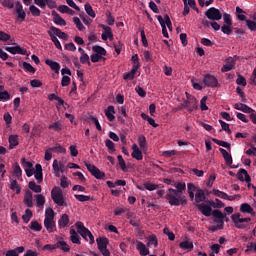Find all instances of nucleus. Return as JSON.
Segmentation results:
<instances>
[{
	"label": "nucleus",
	"instance_id": "f257e3e1",
	"mask_svg": "<svg viewBox=\"0 0 256 256\" xmlns=\"http://www.w3.org/2000/svg\"><path fill=\"white\" fill-rule=\"evenodd\" d=\"M168 194H166V199L169 203V205H172L174 207H179V205H187V198L185 196H181V194L173 189H168Z\"/></svg>",
	"mask_w": 256,
	"mask_h": 256
},
{
	"label": "nucleus",
	"instance_id": "f03ea898",
	"mask_svg": "<svg viewBox=\"0 0 256 256\" xmlns=\"http://www.w3.org/2000/svg\"><path fill=\"white\" fill-rule=\"evenodd\" d=\"M51 197L58 207H63V205H65V198L63 197V190L61 187L55 186L51 190Z\"/></svg>",
	"mask_w": 256,
	"mask_h": 256
},
{
	"label": "nucleus",
	"instance_id": "7ed1b4c3",
	"mask_svg": "<svg viewBox=\"0 0 256 256\" xmlns=\"http://www.w3.org/2000/svg\"><path fill=\"white\" fill-rule=\"evenodd\" d=\"M98 250L100 253H102L103 256H111V252H109V249H107V246L109 245V239L105 237H99L96 239Z\"/></svg>",
	"mask_w": 256,
	"mask_h": 256
},
{
	"label": "nucleus",
	"instance_id": "20e7f679",
	"mask_svg": "<svg viewBox=\"0 0 256 256\" xmlns=\"http://www.w3.org/2000/svg\"><path fill=\"white\" fill-rule=\"evenodd\" d=\"M231 219L237 229H245L247 226L244 223H250L251 221V218H241V213L233 214Z\"/></svg>",
	"mask_w": 256,
	"mask_h": 256
},
{
	"label": "nucleus",
	"instance_id": "39448f33",
	"mask_svg": "<svg viewBox=\"0 0 256 256\" xmlns=\"http://www.w3.org/2000/svg\"><path fill=\"white\" fill-rule=\"evenodd\" d=\"M84 165L95 179H105V172H102L97 166L89 162H84Z\"/></svg>",
	"mask_w": 256,
	"mask_h": 256
},
{
	"label": "nucleus",
	"instance_id": "423d86ee",
	"mask_svg": "<svg viewBox=\"0 0 256 256\" xmlns=\"http://www.w3.org/2000/svg\"><path fill=\"white\" fill-rule=\"evenodd\" d=\"M212 217H214V223L218 225L219 229H223L225 226V217H227V214H223L221 210L215 209L212 211Z\"/></svg>",
	"mask_w": 256,
	"mask_h": 256
},
{
	"label": "nucleus",
	"instance_id": "0eeeda50",
	"mask_svg": "<svg viewBox=\"0 0 256 256\" xmlns=\"http://www.w3.org/2000/svg\"><path fill=\"white\" fill-rule=\"evenodd\" d=\"M205 16H206L207 19H209L210 21H221V19H223V14H221V11H219V9H217V8H215V7L209 8V9L205 12Z\"/></svg>",
	"mask_w": 256,
	"mask_h": 256
},
{
	"label": "nucleus",
	"instance_id": "6e6552de",
	"mask_svg": "<svg viewBox=\"0 0 256 256\" xmlns=\"http://www.w3.org/2000/svg\"><path fill=\"white\" fill-rule=\"evenodd\" d=\"M197 108V99L195 98H190V100H186L181 104V109H187L189 113H192V111H195Z\"/></svg>",
	"mask_w": 256,
	"mask_h": 256
},
{
	"label": "nucleus",
	"instance_id": "1a4fd4ad",
	"mask_svg": "<svg viewBox=\"0 0 256 256\" xmlns=\"http://www.w3.org/2000/svg\"><path fill=\"white\" fill-rule=\"evenodd\" d=\"M203 83L206 87H217L219 81L214 75L206 74L203 79Z\"/></svg>",
	"mask_w": 256,
	"mask_h": 256
},
{
	"label": "nucleus",
	"instance_id": "9d476101",
	"mask_svg": "<svg viewBox=\"0 0 256 256\" xmlns=\"http://www.w3.org/2000/svg\"><path fill=\"white\" fill-rule=\"evenodd\" d=\"M212 206L207 205L205 203H200L197 205V209L204 215L205 217H211L213 215V208Z\"/></svg>",
	"mask_w": 256,
	"mask_h": 256
},
{
	"label": "nucleus",
	"instance_id": "9b49d317",
	"mask_svg": "<svg viewBox=\"0 0 256 256\" xmlns=\"http://www.w3.org/2000/svg\"><path fill=\"white\" fill-rule=\"evenodd\" d=\"M225 65L222 66V73H227L229 71H233L235 69V60L233 57H228L225 59Z\"/></svg>",
	"mask_w": 256,
	"mask_h": 256
},
{
	"label": "nucleus",
	"instance_id": "f8f14e48",
	"mask_svg": "<svg viewBox=\"0 0 256 256\" xmlns=\"http://www.w3.org/2000/svg\"><path fill=\"white\" fill-rule=\"evenodd\" d=\"M76 229L77 232L79 233V235H81V237H83V239H85V241H88L87 237L89 234H87V232H89V229L87 227H85V225L83 224V222H76Z\"/></svg>",
	"mask_w": 256,
	"mask_h": 256
},
{
	"label": "nucleus",
	"instance_id": "ddd939ff",
	"mask_svg": "<svg viewBox=\"0 0 256 256\" xmlns=\"http://www.w3.org/2000/svg\"><path fill=\"white\" fill-rule=\"evenodd\" d=\"M48 31L54 36L59 37V39H63L64 41H67V39H69V36L65 32L61 31V29L55 26H51Z\"/></svg>",
	"mask_w": 256,
	"mask_h": 256
},
{
	"label": "nucleus",
	"instance_id": "4468645a",
	"mask_svg": "<svg viewBox=\"0 0 256 256\" xmlns=\"http://www.w3.org/2000/svg\"><path fill=\"white\" fill-rule=\"evenodd\" d=\"M238 181H245L246 183H251V176L247 172V170L240 168L237 175H236Z\"/></svg>",
	"mask_w": 256,
	"mask_h": 256
},
{
	"label": "nucleus",
	"instance_id": "2eb2a0df",
	"mask_svg": "<svg viewBox=\"0 0 256 256\" xmlns=\"http://www.w3.org/2000/svg\"><path fill=\"white\" fill-rule=\"evenodd\" d=\"M5 51L11 53L12 55H27V50L21 48V46H14V47H5Z\"/></svg>",
	"mask_w": 256,
	"mask_h": 256
},
{
	"label": "nucleus",
	"instance_id": "dca6fc26",
	"mask_svg": "<svg viewBox=\"0 0 256 256\" xmlns=\"http://www.w3.org/2000/svg\"><path fill=\"white\" fill-rule=\"evenodd\" d=\"M15 9H16L18 19H21V21H25V18L27 17V13H25V10H23V4H21L20 1L16 2Z\"/></svg>",
	"mask_w": 256,
	"mask_h": 256
},
{
	"label": "nucleus",
	"instance_id": "f3484780",
	"mask_svg": "<svg viewBox=\"0 0 256 256\" xmlns=\"http://www.w3.org/2000/svg\"><path fill=\"white\" fill-rule=\"evenodd\" d=\"M34 177L37 183H43V166L41 164L35 165Z\"/></svg>",
	"mask_w": 256,
	"mask_h": 256
},
{
	"label": "nucleus",
	"instance_id": "a211bd4d",
	"mask_svg": "<svg viewBox=\"0 0 256 256\" xmlns=\"http://www.w3.org/2000/svg\"><path fill=\"white\" fill-rule=\"evenodd\" d=\"M23 203L24 205H26V207H29V208L33 207V192H31V190H26L24 194Z\"/></svg>",
	"mask_w": 256,
	"mask_h": 256
},
{
	"label": "nucleus",
	"instance_id": "6ab92c4d",
	"mask_svg": "<svg viewBox=\"0 0 256 256\" xmlns=\"http://www.w3.org/2000/svg\"><path fill=\"white\" fill-rule=\"evenodd\" d=\"M234 109H236L237 111H242L243 113H255V110L253 108L243 103L234 104Z\"/></svg>",
	"mask_w": 256,
	"mask_h": 256
},
{
	"label": "nucleus",
	"instance_id": "aec40b11",
	"mask_svg": "<svg viewBox=\"0 0 256 256\" xmlns=\"http://www.w3.org/2000/svg\"><path fill=\"white\" fill-rule=\"evenodd\" d=\"M136 249L141 256L149 255V248L141 241H136Z\"/></svg>",
	"mask_w": 256,
	"mask_h": 256
},
{
	"label": "nucleus",
	"instance_id": "412c9836",
	"mask_svg": "<svg viewBox=\"0 0 256 256\" xmlns=\"http://www.w3.org/2000/svg\"><path fill=\"white\" fill-rule=\"evenodd\" d=\"M52 17H53V21H54L55 25H61L63 27H65V25H67V22L65 21V19H63L61 17V15H59V13H57V11H55V10L52 11Z\"/></svg>",
	"mask_w": 256,
	"mask_h": 256
},
{
	"label": "nucleus",
	"instance_id": "4be33fe9",
	"mask_svg": "<svg viewBox=\"0 0 256 256\" xmlns=\"http://www.w3.org/2000/svg\"><path fill=\"white\" fill-rule=\"evenodd\" d=\"M45 63L46 65H48V67H50V69H52V71H54L55 73H57V75H59V71L61 70V64L51 59H46Z\"/></svg>",
	"mask_w": 256,
	"mask_h": 256
},
{
	"label": "nucleus",
	"instance_id": "5701e85b",
	"mask_svg": "<svg viewBox=\"0 0 256 256\" xmlns=\"http://www.w3.org/2000/svg\"><path fill=\"white\" fill-rule=\"evenodd\" d=\"M69 215L67 214H62L60 219L58 220V227L60 229H65V227L69 226Z\"/></svg>",
	"mask_w": 256,
	"mask_h": 256
},
{
	"label": "nucleus",
	"instance_id": "b1692460",
	"mask_svg": "<svg viewBox=\"0 0 256 256\" xmlns=\"http://www.w3.org/2000/svg\"><path fill=\"white\" fill-rule=\"evenodd\" d=\"M240 212L241 213H248L249 215H252L253 217H255V210L253 209V207H251V205L249 203L241 204Z\"/></svg>",
	"mask_w": 256,
	"mask_h": 256
},
{
	"label": "nucleus",
	"instance_id": "393cba45",
	"mask_svg": "<svg viewBox=\"0 0 256 256\" xmlns=\"http://www.w3.org/2000/svg\"><path fill=\"white\" fill-rule=\"evenodd\" d=\"M221 155L223 156L226 165H233V156L223 148H219Z\"/></svg>",
	"mask_w": 256,
	"mask_h": 256
},
{
	"label": "nucleus",
	"instance_id": "a878e982",
	"mask_svg": "<svg viewBox=\"0 0 256 256\" xmlns=\"http://www.w3.org/2000/svg\"><path fill=\"white\" fill-rule=\"evenodd\" d=\"M56 249H60L61 251H63L64 253H69V251H71V246H69L67 244V242L63 241V240H59L56 244H55Z\"/></svg>",
	"mask_w": 256,
	"mask_h": 256
},
{
	"label": "nucleus",
	"instance_id": "bb28decb",
	"mask_svg": "<svg viewBox=\"0 0 256 256\" xmlns=\"http://www.w3.org/2000/svg\"><path fill=\"white\" fill-rule=\"evenodd\" d=\"M44 227H46L48 233H53V231H55V220L45 218L44 219Z\"/></svg>",
	"mask_w": 256,
	"mask_h": 256
},
{
	"label": "nucleus",
	"instance_id": "cd10ccee",
	"mask_svg": "<svg viewBox=\"0 0 256 256\" xmlns=\"http://www.w3.org/2000/svg\"><path fill=\"white\" fill-rule=\"evenodd\" d=\"M70 241H72L76 245H81V237L79 236L77 231H75V229H70Z\"/></svg>",
	"mask_w": 256,
	"mask_h": 256
},
{
	"label": "nucleus",
	"instance_id": "c85d7f7f",
	"mask_svg": "<svg viewBox=\"0 0 256 256\" xmlns=\"http://www.w3.org/2000/svg\"><path fill=\"white\" fill-rule=\"evenodd\" d=\"M48 129H50V131H55L56 133H61V131H63V124L61 121H55L48 126Z\"/></svg>",
	"mask_w": 256,
	"mask_h": 256
},
{
	"label": "nucleus",
	"instance_id": "c756f323",
	"mask_svg": "<svg viewBox=\"0 0 256 256\" xmlns=\"http://www.w3.org/2000/svg\"><path fill=\"white\" fill-rule=\"evenodd\" d=\"M208 204L214 209H223V207H225V203H223V201H221L219 198H216L215 201L208 200Z\"/></svg>",
	"mask_w": 256,
	"mask_h": 256
},
{
	"label": "nucleus",
	"instance_id": "7c9ffc66",
	"mask_svg": "<svg viewBox=\"0 0 256 256\" xmlns=\"http://www.w3.org/2000/svg\"><path fill=\"white\" fill-rule=\"evenodd\" d=\"M105 116L108 121H115V106H108L105 110Z\"/></svg>",
	"mask_w": 256,
	"mask_h": 256
},
{
	"label": "nucleus",
	"instance_id": "2f4dec72",
	"mask_svg": "<svg viewBox=\"0 0 256 256\" xmlns=\"http://www.w3.org/2000/svg\"><path fill=\"white\" fill-rule=\"evenodd\" d=\"M92 51L93 53H95L96 55H99L102 58H105L107 56V50H105V48H103L102 46H93L92 47Z\"/></svg>",
	"mask_w": 256,
	"mask_h": 256
},
{
	"label": "nucleus",
	"instance_id": "473e14b6",
	"mask_svg": "<svg viewBox=\"0 0 256 256\" xmlns=\"http://www.w3.org/2000/svg\"><path fill=\"white\" fill-rule=\"evenodd\" d=\"M157 20L159 21V23L162 27L163 37H166V39H169V32H167V26L165 25V20L163 19V16L158 15Z\"/></svg>",
	"mask_w": 256,
	"mask_h": 256
},
{
	"label": "nucleus",
	"instance_id": "72a5a7b5",
	"mask_svg": "<svg viewBox=\"0 0 256 256\" xmlns=\"http://www.w3.org/2000/svg\"><path fill=\"white\" fill-rule=\"evenodd\" d=\"M19 145V136L10 135L9 136V149H15Z\"/></svg>",
	"mask_w": 256,
	"mask_h": 256
},
{
	"label": "nucleus",
	"instance_id": "f704fd0d",
	"mask_svg": "<svg viewBox=\"0 0 256 256\" xmlns=\"http://www.w3.org/2000/svg\"><path fill=\"white\" fill-rule=\"evenodd\" d=\"M48 35L51 41L54 43L56 49H59V51H63V46H61V42L59 41L57 36H54L49 30H48Z\"/></svg>",
	"mask_w": 256,
	"mask_h": 256
},
{
	"label": "nucleus",
	"instance_id": "c9c22d12",
	"mask_svg": "<svg viewBox=\"0 0 256 256\" xmlns=\"http://www.w3.org/2000/svg\"><path fill=\"white\" fill-rule=\"evenodd\" d=\"M9 189H11V191H16V195H19L21 193V186L19 185L17 180L10 181Z\"/></svg>",
	"mask_w": 256,
	"mask_h": 256
},
{
	"label": "nucleus",
	"instance_id": "e433bc0d",
	"mask_svg": "<svg viewBox=\"0 0 256 256\" xmlns=\"http://www.w3.org/2000/svg\"><path fill=\"white\" fill-rule=\"evenodd\" d=\"M245 13L246 12L241 7H236V17L239 21H247V16H245Z\"/></svg>",
	"mask_w": 256,
	"mask_h": 256
},
{
	"label": "nucleus",
	"instance_id": "4c0bfd02",
	"mask_svg": "<svg viewBox=\"0 0 256 256\" xmlns=\"http://www.w3.org/2000/svg\"><path fill=\"white\" fill-rule=\"evenodd\" d=\"M180 249H183L184 251H193V242L189 241H182L179 244Z\"/></svg>",
	"mask_w": 256,
	"mask_h": 256
},
{
	"label": "nucleus",
	"instance_id": "58836bf2",
	"mask_svg": "<svg viewBox=\"0 0 256 256\" xmlns=\"http://www.w3.org/2000/svg\"><path fill=\"white\" fill-rule=\"evenodd\" d=\"M213 143H216V145H219L220 147H224L225 149H228V151L231 150V143L225 142L223 140H219L217 138L212 139Z\"/></svg>",
	"mask_w": 256,
	"mask_h": 256
},
{
	"label": "nucleus",
	"instance_id": "ea45409f",
	"mask_svg": "<svg viewBox=\"0 0 256 256\" xmlns=\"http://www.w3.org/2000/svg\"><path fill=\"white\" fill-rule=\"evenodd\" d=\"M159 245V241L157 240V236L152 234L148 237L147 246L148 247H157Z\"/></svg>",
	"mask_w": 256,
	"mask_h": 256
},
{
	"label": "nucleus",
	"instance_id": "a19ab883",
	"mask_svg": "<svg viewBox=\"0 0 256 256\" xmlns=\"http://www.w3.org/2000/svg\"><path fill=\"white\" fill-rule=\"evenodd\" d=\"M84 9L87 15H89V17H92V19H95V17H97V14L95 13V10H93V7L91 6V4L86 3L84 5Z\"/></svg>",
	"mask_w": 256,
	"mask_h": 256
},
{
	"label": "nucleus",
	"instance_id": "79ce46f5",
	"mask_svg": "<svg viewBox=\"0 0 256 256\" xmlns=\"http://www.w3.org/2000/svg\"><path fill=\"white\" fill-rule=\"evenodd\" d=\"M195 197H196V199H195L196 203H201V202L205 201V199H206L205 191L198 189L197 193L195 194Z\"/></svg>",
	"mask_w": 256,
	"mask_h": 256
},
{
	"label": "nucleus",
	"instance_id": "37998d69",
	"mask_svg": "<svg viewBox=\"0 0 256 256\" xmlns=\"http://www.w3.org/2000/svg\"><path fill=\"white\" fill-rule=\"evenodd\" d=\"M58 11H60V13H67V15H75L73 9L69 8L67 5H60Z\"/></svg>",
	"mask_w": 256,
	"mask_h": 256
},
{
	"label": "nucleus",
	"instance_id": "c03bdc74",
	"mask_svg": "<svg viewBox=\"0 0 256 256\" xmlns=\"http://www.w3.org/2000/svg\"><path fill=\"white\" fill-rule=\"evenodd\" d=\"M28 187L34 193H41V191H42L41 185H37V183H35V181H30L28 184Z\"/></svg>",
	"mask_w": 256,
	"mask_h": 256
},
{
	"label": "nucleus",
	"instance_id": "a18cd8bd",
	"mask_svg": "<svg viewBox=\"0 0 256 256\" xmlns=\"http://www.w3.org/2000/svg\"><path fill=\"white\" fill-rule=\"evenodd\" d=\"M136 74H137V71L134 70V69H132L130 72L125 73V74L123 75V79H124L125 81H133V80L135 79V75H136Z\"/></svg>",
	"mask_w": 256,
	"mask_h": 256
},
{
	"label": "nucleus",
	"instance_id": "49530a36",
	"mask_svg": "<svg viewBox=\"0 0 256 256\" xmlns=\"http://www.w3.org/2000/svg\"><path fill=\"white\" fill-rule=\"evenodd\" d=\"M75 199L80 203H85L86 201H91V196L83 195V194H75Z\"/></svg>",
	"mask_w": 256,
	"mask_h": 256
},
{
	"label": "nucleus",
	"instance_id": "de8ad7c7",
	"mask_svg": "<svg viewBox=\"0 0 256 256\" xmlns=\"http://www.w3.org/2000/svg\"><path fill=\"white\" fill-rule=\"evenodd\" d=\"M138 143H139L140 149H143V151H145L147 148V138H145L144 135L139 136Z\"/></svg>",
	"mask_w": 256,
	"mask_h": 256
},
{
	"label": "nucleus",
	"instance_id": "09e8293b",
	"mask_svg": "<svg viewBox=\"0 0 256 256\" xmlns=\"http://www.w3.org/2000/svg\"><path fill=\"white\" fill-rule=\"evenodd\" d=\"M29 11L32 14L33 17H40L41 16V10L37 8L35 5H30Z\"/></svg>",
	"mask_w": 256,
	"mask_h": 256
},
{
	"label": "nucleus",
	"instance_id": "8fccbe9b",
	"mask_svg": "<svg viewBox=\"0 0 256 256\" xmlns=\"http://www.w3.org/2000/svg\"><path fill=\"white\" fill-rule=\"evenodd\" d=\"M174 187H176V190L179 192L180 195H183V191L187 189V185L183 182H177L174 183Z\"/></svg>",
	"mask_w": 256,
	"mask_h": 256
},
{
	"label": "nucleus",
	"instance_id": "3c124183",
	"mask_svg": "<svg viewBox=\"0 0 256 256\" xmlns=\"http://www.w3.org/2000/svg\"><path fill=\"white\" fill-rule=\"evenodd\" d=\"M231 27H233V26L224 24L223 26H221L222 33H224V35H232L233 29Z\"/></svg>",
	"mask_w": 256,
	"mask_h": 256
},
{
	"label": "nucleus",
	"instance_id": "603ef678",
	"mask_svg": "<svg viewBox=\"0 0 256 256\" xmlns=\"http://www.w3.org/2000/svg\"><path fill=\"white\" fill-rule=\"evenodd\" d=\"M31 217H33V212L31 209H26L25 215L22 216L24 223H29V221H31Z\"/></svg>",
	"mask_w": 256,
	"mask_h": 256
},
{
	"label": "nucleus",
	"instance_id": "864d4df0",
	"mask_svg": "<svg viewBox=\"0 0 256 256\" xmlns=\"http://www.w3.org/2000/svg\"><path fill=\"white\" fill-rule=\"evenodd\" d=\"M100 27L106 31V35H108V39L110 41H113V31L111 30V27L105 26L104 24H101Z\"/></svg>",
	"mask_w": 256,
	"mask_h": 256
},
{
	"label": "nucleus",
	"instance_id": "5fc2aeb1",
	"mask_svg": "<svg viewBox=\"0 0 256 256\" xmlns=\"http://www.w3.org/2000/svg\"><path fill=\"white\" fill-rule=\"evenodd\" d=\"M13 173L17 179H20L21 175H23V170H21V166L18 163L14 165Z\"/></svg>",
	"mask_w": 256,
	"mask_h": 256
},
{
	"label": "nucleus",
	"instance_id": "6e6d98bb",
	"mask_svg": "<svg viewBox=\"0 0 256 256\" xmlns=\"http://www.w3.org/2000/svg\"><path fill=\"white\" fill-rule=\"evenodd\" d=\"M35 198L37 207H43L45 205V196H43L42 194H37Z\"/></svg>",
	"mask_w": 256,
	"mask_h": 256
},
{
	"label": "nucleus",
	"instance_id": "4d7b16f0",
	"mask_svg": "<svg viewBox=\"0 0 256 256\" xmlns=\"http://www.w3.org/2000/svg\"><path fill=\"white\" fill-rule=\"evenodd\" d=\"M144 188L147 191H155L156 189H159V185L153 184L151 182H146V183H144Z\"/></svg>",
	"mask_w": 256,
	"mask_h": 256
},
{
	"label": "nucleus",
	"instance_id": "13d9d810",
	"mask_svg": "<svg viewBox=\"0 0 256 256\" xmlns=\"http://www.w3.org/2000/svg\"><path fill=\"white\" fill-rule=\"evenodd\" d=\"M0 3L3 7H7V9H13L15 7V2L12 0H0Z\"/></svg>",
	"mask_w": 256,
	"mask_h": 256
},
{
	"label": "nucleus",
	"instance_id": "bf43d9fd",
	"mask_svg": "<svg viewBox=\"0 0 256 256\" xmlns=\"http://www.w3.org/2000/svg\"><path fill=\"white\" fill-rule=\"evenodd\" d=\"M73 23L76 25L78 31H83L85 29V26L81 23V19H79V17H74Z\"/></svg>",
	"mask_w": 256,
	"mask_h": 256
},
{
	"label": "nucleus",
	"instance_id": "052dcab7",
	"mask_svg": "<svg viewBox=\"0 0 256 256\" xmlns=\"http://www.w3.org/2000/svg\"><path fill=\"white\" fill-rule=\"evenodd\" d=\"M30 229H32V231H41V229H43V226L37 221H32L30 223Z\"/></svg>",
	"mask_w": 256,
	"mask_h": 256
},
{
	"label": "nucleus",
	"instance_id": "680f3d73",
	"mask_svg": "<svg viewBox=\"0 0 256 256\" xmlns=\"http://www.w3.org/2000/svg\"><path fill=\"white\" fill-rule=\"evenodd\" d=\"M105 145H106L107 149L109 150V153H115V143H113V141L107 139L105 141Z\"/></svg>",
	"mask_w": 256,
	"mask_h": 256
},
{
	"label": "nucleus",
	"instance_id": "e2e57ef3",
	"mask_svg": "<svg viewBox=\"0 0 256 256\" xmlns=\"http://www.w3.org/2000/svg\"><path fill=\"white\" fill-rule=\"evenodd\" d=\"M21 165H22L24 171L27 169H33V163L27 161L25 158L21 159Z\"/></svg>",
	"mask_w": 256,
	"mask_h": 256
},
{
	"label": "nucleus",
	"instance_id": "0e129e2a",
	"mask_svg": "<svg viewBox=\"0 0 256 256\" xmlns=\"http://www.w3.org/2000/svg\"><path fill=\"white\" fill-rule=\"evenodd\" d=\"M223 19L225 25H232L233 26V19L231 18V14H228L227 12H224Z\"/></svg>",
	"mask_w": 256,
	"mask_h": 256
},
{
	"label": "nucleus",
	"instance_id": "69168bd1",
	"mask_svg": "<svg viewBox=\"0 0 256 256\" xmlns=\"http://www.w3.org/2000/svg\"><path fill=\"white\" fill-rule=\"evenodd\" d=\"M49 151H52L53 153H65V148L61 145H56L52 148H49Z\"/></svg>",
	"mask_w": 256,
	"mask_h": 256
},
{
	"label": "nucleus",
	"instance_id": "338daca9",
	"mask_svg": "<svg viewBox=\"0 0 256 256\" xmlns=\"http://www.w3.org/2000/svg\"><path fill=\"white\" fill-rule=\"evenodd\" d=\"M23 69H25L28 73H35V68L29 64V62H23Z\"/></svg>",
	"mask_w": 256,
	"mask_h": 256
},
{
	"label": "nucleus",
	"instance_id": "774afa93",
	"mask_svg": "<svg viewBox=\"0 0 256 256\" xmlns=\"http://www.w3.org/2000/svg\"><path fill=\"white\" fill-rule=\"evenodd\" d=\"M246 25L250 31H256V22L252 20H246Z\"/></svg>",
	"mask_w": 256,
	"mask_h": 256
}]
</instances>
